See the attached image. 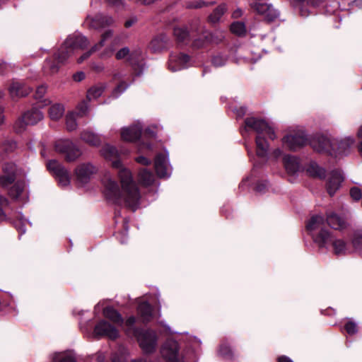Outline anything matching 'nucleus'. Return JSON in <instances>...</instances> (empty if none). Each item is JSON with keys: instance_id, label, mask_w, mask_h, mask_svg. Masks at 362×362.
Returning <instances> with one entry per match:
<instances>
[{"instance_id": "obj_1", "label": "nucleus", "mask_w": 362, "mask_h": 362, "mask_svg": "<svg viewBox=\"0 0 362 362\" xmlns=\"http://www.w3.org/2000/svg\"><path fill=\"white\" fill-rule=\"evenodd\" d=\"M122 189L109 173H106L102 183L104 194L107 200L115 204L124 202L125 205L135 211L139 206L140 193L134 182L131 172L127 168H122L118 172Z\"/></svg>"}, {"instance_id": "obj_2", "label": "nucleus", "mask_w": 362, "mask_h": 362, "mask_svg": "<svg viewBox=\"0 0 362 362\" xmlns=\"http://www.w3.org/2000/svg\"><path fill=\"white\" fill-rule=\"evenodd\" d=\"M88 45V39L81 35H74L69 36L60 49L52 57L45 60L44 64V71L46 74H53L57 73L60 67L68 58L74 54L75 50L83 49Z\"/></svg>"}, {"instance_id": "obj_3", "label": "nucleus", "mask_w": 362, "mask_h": 362, "mask_svg": "<svg viewBox=\"0 0 362 362\" xmlns=\"http://www.w3.org/2000/svg\"><path fill=\"white\" fill-rule=\"evenodd\" d=\"M325 218L321 215L313 216L306 224V229L319 247H326L332 241V233L324 228Z\"/></svg>"}, {"instance_id": "obj_4", "label": "nucleus", "mask_w": 362, "mask_h": 362, "mask_svg": "<svg viewBox=\"0 0 362 362\" xmlns=\"http://www.w3.org/2000/svg\"><path fill=\"white\" fill-rule=\"evenodd\" d=\"M55 150L64 155L67 162H73L78 158L81 151L70 140H59L55 144Z\"/></svg>"}, {"instance_id": "obj_5", "label": "nucleus", "mask_w": 362, "mask_h": 362, "mask_svg": "<svg viewBox=\"0 0 362 362\" xmlns=\"http://www.w3.org/2000/svg\"><path fill=\"white\" fill-rule=\"evenodd\" d=\"M245 129H251L257 132V135L266 134L272 140L276 139L274 129L263 119L255 117H248L245 119Z\"/></svg>"}, {"instance_id": "obj_6", "label": "nucleus", "mask_w": 362, "mask_h": 362, "mask_svg": "<svg viewBox=\"0 0 362 362\" xmlns=\"http://www.w3.org/2000/svg\"><path fill=\"white\" fill-rule=\"evenodd\" d=\"M308 142V139L303 130L290 132L282 139V143L291 151H297Z\"/></svg>"}, {"instance_id": "obj_7", "label": "nucleus", "mask_w": 362, "mask_h": 362, "mask_svg": "<svg viewBox=\"0 0 362 362\" xmlns=\"http://www.w3.org/2000/svg\"><path fill=\"white\" fill-rule=\"evenodd\" d=\"M311 147L320 153H327L332 154L335 151L334 140H331L329 137L324 135H316L310 141Z\"/></svg>"}, {"instance_id": "obj_8", "label": "nucleus", "mask_w": 362, "mask_h": 362, "mask_svg": "<svg viewBox=\"0 0 362 362\" xmlns=\"http://www.w3.org/2000/svg\"><path fill=\"white\" fill-rule=\"evenodd\" d=\"M140 347L146 353L153 352L156 347V334L153 331L135 332Z\"/></svg>"}, {"instance_id": "obj_9", "label": "nucleus", "mask_w": 362, "mask_h": 362, "mask_svg": "<svg viewBox=\"0 0 362 362\" xmlns=\"http://www.w3.org/2000/svg\"><path fill=\"white\" fill-rule=\"evenodd\" d=\"M47 168L58 179L62 186H67L70 183L69 171L57 160H51L47 163Z\"/></svg>"}, {"instance_id": "obj_10", "label": "nucleus", "mask_w": 362, "mask_h": 362, "mask_svg": "<svg viewBox=\"0 0 362 362\" xmlns=\"http://www.w3.org/2000/svg\"><path fill=\"white\" fill-rule=\"evenodd\" d=\"M250 6L269 22L275 21L279 16V12L272 4L251 3Z\"/></svg>"}, {"instance_id": "obj_11", "label": "nucleus", "mask_w": 362, "mask_h": 362, "mask_svg": "<svg viewBox=\"0 0 362 362\" xmlns=\"http://www.w3.org/2000/svg\"><path fill=\"white\" fill-rule=\"evenodd\" d=\"M190 63V57L184 53H172L168 61V69L173 72L187 68Z\"/></svg>"}, {"instance_id": "obj_12", "label": "nucleus", "mask_w": 362, "mask_h": 362, "mask_svg": "<svg viewBox=\"0 0 362 362\" xmlns=\"http://www.w3.org/2000/svg\"><path fill=\"white\" fill-rule=\"evenodd\" d=\"M326 222L332 229L336 230H343L349 226V223L346 217L337 214L334 211H327Z\"/></svg>"}, {"instance_id": "obj_13", "label": "nucleus", "mask_w": 362, "mask_h": 362, "mask_svg": "<svg viewBox=\"0 0 362 362\" xmlns=\"http://www.w3.org/2000/svg\"><path fill=\"white\" fill-rule=\"evenodd\" d=\"M190 32L203 35L205 40L214 43H219L224 39V35L222 33H209L204 30L199 21H196L194 25H191Z\"/></svg>"}, {"instance_id": "obj_14", "label": "nucleus", "mask_w": 362, "mask_h": 362, "mask_svg": "<svg viewBox=\"0 0 362 362\" xmlns=\"http://www.w3.org/2000/svg\"><path fill=\"white\" fill-rule=\"evenodd\" d=\"M96 172V167L90 163L80 164L75 169L76 179L81 183L88 182Z\"/></svg>"}, {"instance_id": "obj_15", "label": "nucleus", "mask_w": 362, "mask_h": 362, "mask_svg": "<svg viewBox=\"0 0 362 362\" xmlns=\"http://www.w3.org/2000/svg\"><path fill=\"white\" fill-rule=\"evenodd\" d=\"M94 334L98 337H106L111 339L117 338V329L105 320L99 322L95 327Z\"/></svg>"}, {"instance_id": "obj_16", "label": "nucleus", "mask_w": 362, "mask_h": 362, "mask_svg": "<svg viewBox=\"0 0 362 362\" xmlns=\"http://www.w3.org/2000/svg\"><path fill=\"white\" fill-rule=\"evenodd\" d=\"M343 180L344 177L340 170H334L330 172L326 185L327 191L330 196H333L340 188Z\"/></svg>"}, {"instance_id": "obj_17", "label": "nucleus", "mask_w": 362, "mask_h": 362, "mask_svg": "<svg viewBox=\"0 0 362 362\" xmlns=\"http://www.w3.org/2000/svg\"><path fill=\"white\" fill-rule=\"evenodd\" d=\"M3 175H0V185L6 187L12 184L16 177V165L12 163H6L2 167Z\"/></svg>"}, {"instance_id": "obj_18", "label": "nucleus", "mask_w": 362, "mask_h": 362, "mask_svg": "<svg viewBox=\"0 0 362 362\" xmlns=\"http://www.w3.org/2000/svg\"><path fill=\"white\" fill-rule=\"evenodd\" d=\"M114 20L112 17L98 13L95 16H88L86 18V23L94 29H100L112 25Z\"/></svg>"}, {"instance_id": "obj_19", "label": "nucleus", "mask_w": 362, "mask_h": 362, "mask_svg": "<svg viewBox=\"0 0 362 362\" xmlns=\"http://www.w3.org/2000/svg\"><path fill=\"white\" fill-rule=\"evenodd\" d=\"M154 167L158 177H169L171 170L168 164V156L162 153L158 154L155 158Z\"/></svg>"}, {"instance_id": "obj_20", "label": "nucleus", "mask_w": 362, "mask_h": 362, "mask_svg": "<svg viewBox=\"0 0 362 362\" xmlns=\"http://www.w3.org/2000/svg\"><path fill=\"white\" fill-rule=\"evenodd\" d=\"M178 344L173 339L167 340L161 349V354L165 359L176 362L178 357Z\"/></svg>"}, {"instance_id": "obj_21", "label": "nucleus", "mask_w": 362, "mask_h": 362, "mask_svg": "<svg viewBox=\"0 0 362 362\" xmlns=\"http://www.w3.org/2000/svg\"><path fill=\"white\" fill-rule=\"evenodd\" d=\"M101 153L105 159L112 161L113 168H118L119 170L124 168L119 159V153L115 147L109 144L105 145L101 150Z\"/></svg>"}, {"instance_id": "obj_22", "label": "nucleus", "mask_w": 362, "mask_h": 362, "mask_svg": "<svg viewBox=\"0 0 362 362\" xmlns=\"http://www.w3.org/2000/svg\"><path fill=\"white\" fill-rule=\"evenodd\" d=\"M169 43L170 40L168 37L164 33H160L151 40L148 47L153 52H160L168 48Z\"/></svg>"}, {"instance_id": "obj_23", "label": "nucleus", "mask_w": 362, "mask_h": 362, "mask_svg": "<svg viewBox=\"0 0 362 362\" xmlns=\"http://www.w3.org/2000/svg\"><path fill=\"white\" fill-rule=\"evenodd\" d=\"M141 129L139 124L124 128L121 132V137L127 141H135L141 136Z\"/></svg>"}, {"instance_id": "obj_24", "label": "nucleus", "mask_w": 362, "mask_h": 362, "mask_svg": "<svg viewBox=\"0 0 362 362\" xmlns=\"http://www.w3.org/2000/svg\"><path fill=\"white\" fill-rule=\"evenodd\" d=\"M31 92V88L19 82H13L9 88V93L13 97H25Z\"/></svg>"}, {"instance_id": "obj_25", "label": "nucleus", "mask_w": 362, "mask_h": 362, "mask_svg": "<svg viewBox=\"0 0 362 362\" xmlns=\"http://www.w3.org/2000/svg\"><path fill=\"white\" fill-rule=\"evenodd\" d=\"M284 165L287 173L293 175L299 170L300 164L298 159L293 156L286 155L284 158Z\"/></svg>"}, {"instance_id": "obj_26", "label": "nucleus", "mask_w": 362, "mask_h": 362, "mask_svg": "<svg viewBox=\"0 0 362 362\" xmlns=\"http://www.w3.org/2000/svg\"><path fill=\"white\" fill-rule=\"evenodd\" d=\"M42 112L38 109L33 107L24 113V118L27 119V123L30 125L37 124L43 119Z\"/></svg>"}, {"instance_id": "obj_27", "label": "nucleus", "mask_w": 362, "mask_h": 362, "mask_svg": "<svg viewBox=\"0 0 362 362\" xmlns=\"http://www.w3.org/2000/svg\"><path fill=\"white\" fill-rule=\"evenodd\" d=\"M332 243L334 252L337 255H344L350 252L346 243L341 239H334L332 235V241L329 243Z\"/></svg>"}, {"instance_id": "obj_28", "label": "nucleus", "mask_w": 362, "mask_h": 362, "mask_svg": "<svg viewBox=\"0 0 362 362\" xmlns=\"http://www.w3.org/2000/svg\"><path fill=\"white\" fill-rule=\"evenodd\" d=\"M334 143L335 151H339L340 153H345L355 144V139L352 136H346L340 141L334 140Z\"/></svg>"}, {"instance_id": "obj_29", "label": "nucleus", "mask_w": 362, "mask_h": 362, "mask_svg": "<svg viewBox=\"0 0 362 362\" xmlns=\"http://www.w3.org/2000/svg\"><path fill=\"white\" fill-rule=\"evenodd\" d=\"M173 35L179 42H187L190 37L189 31L185 25L175 27Z\"/></svg>"}, {"instance_id": "obj_30", "label": "nucleus", "mask_w": 362, "mask_h": 362, "mask_svg": "<svg viewBox=\"0 0 362 362\" xmlns=\"http://www.w3.org/2000/svg\"><path fill=\"white\" fill-rule=\"evenodd\" d=\"M103 315L117 325H122L123 323L121 315L112 307L105 308L103 310Z\"/></svg>"}, {"instance_id": "obj_31", "label": "nucleus", "mask_w": 362, "mask_h": 362, "mask_svg": "<svg viewBox=\"0 0 362 362\" xmlns=\"http://www.w3.org/2000/svg\"><path fill=\"white\" fill-rule=\"evenodd\" d=\"M228 7L226 4L218 6L209 16L208 21L210 23L216 24L220 21L221 16L226 13Z\"/></svg>"}, {"instance_id": "obj_32", "label": "nucleus", "mask_w": 362, "mask_h": 362, "mask_svg": "<svg viewBox=\"0 0 362 362\" xmlns=\"http://www.w3.org/2000/svg\"><path fill=\"white\" fill-rule=\"evenodd\" d=\"M138 313L144 322H148L152 318V308L146 302H142L139 305Z\"/></svg>"}, {"instance_id": "obj_33", "label": "nucleus", "mask_w": 362, "mask_h": 362, "mask_svg": "<svg viewBox=\"0 0 362 362\" xmlns=\"http://www.w3.org/2000/svg\"><path fill=\"white\" fill-rule=\"evenodd\" d=\"M142 52L140 49H134L131 51L130 56L127 59L129 64L136 69V67L142 69Z\"/></svg>"}, {"instance_id": "obj_34", "label": "nucleus", "mask_w": 362, "mask_h": 362, "mask_svg": "<svg viewBox=\"0 0 362 362\" xmlns=\"http://www.w3.org/2000/svg\"><path fill=\"white\" fill-rule=\"evenodd\" d=\"M257 146V154L259 157H265L269 150V144L266 139L260 135H257L255 139Z\"/></svg>"}, {"instance_id": "obj_35", "label": "nucleus", "mask_w": 362, "mask_h": 362, "mask_svg": "<svg viewBox=\"0 0 362 362\" xmlns=\"http://www.w3.org/2000/svg\"><path fill=\"white\" fill-rule=\"evenodd\" d=\"M81 139L86 143L92 146H98L101 142L99 136L90 131H83L81 132Z\"/></svg>"}, {"instance_id": "obj_36", "label": "nucleus", "mask_w": 362, "mask_h": 362, "mask_svg": "<svg viewBox=\"0 0 362 362\" xmlns=\"http://www.w3.org/2000/svg\"><path fill=\"white\" fill-rule=\"evenodd\" d=\"M139 182L145 187L150 186L154 182V175L151 171L142 169L139 173Z\"/></svg>"}, {"instance_id": "obj_37", "label": "nucleus", "mask_w": 362, "mask_h": 362, "mask_svg": "<svg viewBox=\"0 0 362 362\" xmlns=\"http://www.w3.org/2000/svg\"><path fill=\"white\" fill-rule=\"evenodd\" d=\"M48 113L52 120H59L64 113V107L62 104H54L49 107Z\"/></svg>"}, {"instance_id": "obj_38", "label": "nucleus", "mask_w": 362, "mask_h": 362, "mask_svg": "<svg viewBox=\"0 0 362 362\" xmlns=\"http://www.w3.org/2000/svg\"><path fill=\"white\" fill-rule=\"evenodd\" d=\"M105 84H97L90 88L87 93V98L90 100L99 98L105 89Z\"/></svg>"}, {"instance_id": "obj_39", "label": "nucleus", "mask_w": 362, "mask_h": 362, "mask_svg": "<svg viewBox=\"0 0 362 362\" xmlns=\"http://www.w3.org/2000/svg\"><path fill=\"white\" fill-rule=\"evenodd\" d=\"M25 189V183L22 181L16 182L8 190V195L17 199Z\"/></svg>"}, {"instance_id": "obj_40", "label": "nucleus", "mask_w": 362, "mask_h": 362, "mask_svg": "<svg viewBox=\"0 0 362 362\" xmlns=\"http://www.w3.org/2000/svg\"><path fill=\"white\" fill-rule=\"evenodd\" d=\"M308 173L313 177L324 178L325 177V170L317 164L312 163L307 169Z\"/></svg>"}, {"instance_id": "obj_41", "label": "nucleus", "mask_w": 362, "mask_h": 362, "mask_svg": "<svg viewBox=\"0 0 362 362\" xmlns=\"http://www.w3.org/2000/svg\"><path fill=\"white\" fill-rule=\"evenodd\" d=\"M78 117L76 112H71L66 116V127L69 132L74 131L77 128L76 118Z\"/></svg>"}, {"instance_id": "obj_42", "label": "nucleus", "mask_w": 362, "mask_h": 362, "mask_svg": "<svg viewBox=\"0 0 362 362\" xmlns=\"http://www.w3.org/2000/svg\"><path fill=\"white\" fill-rule=\"evenodd\" d=\"M46 92L47 86L45 85H41L37 88L35 93V98L39 100V102L42 103V106H46L50 103V101L49 100L42 99Z\"/></svg>"}, {"instance_id": "obj_43", "label": "nucleus", "mask_w": 362, "mask_h": 362, "mask_svg": "<svg viewBox=\"0 0 362 362\" xmlns=\"http://www.w3.org/2000/svg\"><path fill=\"white\" fill-rule=\"evenodd\" d=\"M351 243L356 251H362V230H358L354 233Z\"/></svg>"}, {"instance_id": "obj_44", "label": "nucleus", "mask_w": 362, "mask_h": 362, "mask_svg": "<svg viewBox=\"0 0 362 362\" xmlns=\"http://www.w3.org/2000/svg\"><path fill=\"white\" fill-rule=\"evenodd\" d=\"M230 31L237 35H243L246 32L245 23L243 22L237 21L230 25Z\"/></svg>"}, {"instance_id": "obj_45", "label": "nucleus", "mask_w": 362, "mask_h": 362, "mask_svg": "<svg viewBox=\"0 0 362 362\" xmlns=\"http://www.w3.org/2000/svg\"><path fill=\"white\" fill-rule=\"evenodd\" d=\"M112 362H126L125 350L124 349H121L119 350L118 353L114 354L112 357ZM132 362H146V361L144 359H138L133 360Z\"/></svg>"}, {"instance_id": "obj_46", "label": "nucleus", "mask_w": 362, "mask_h": 362, "mask_svg": "<svg viewBox=\"0 0 362 362\" xmlns=\"http://www.w3.org/2000/svg\"><path fill=\"white\" fill-rule=\"evenodd\" d=\"M113 35V32L112 30H107L105 32H104L101 35V40L99 41L98 43L95 44L93 46V50H99L101 49L104 45L105 42L112 37Z\"/></svg>"}, {"instance_id": "obj_47", "label": "nucleus", "mask_w": 362, "mask_h": 362, "mask_svg": "<svg viewBox=\"0 0 362 362\" xmlns=\"http://www.w3.org/2000/svg\"><path fill=\"white\" fill-rule=\"evenodd\" d=\"M228 60L226 55L223 54H217L211 59L212 64L216 67H220L226 64Z\"/></svg>"}, {"instance_id": "obj_48", "label": "nucleus", "mask_w": 362, "mask_h": 362, "mask_svg": "<svg viewBox=\"0 0 362 362\" xmlns=\"http://www.w3.org/2000/svg\"><path fill=\"white\" fill-rule=\"evenodd\" d=\"M27 125H30L27 123V119L24 118V115L18 118L13 125V129L17 133H21L25 129Z\"/></svg>"}, {"instance_id": "obj_49", "label": "nucleus", "mask_w": 362, "mask_h": 362, "mask_svg": "<svg viewBox=\"0 0 362 362\" xmlns=\"http://www.w3.org/2000/svg\"><path fill=\"white\" fill-rule=\"evenodd\" d=\"M53 362H76L74 358L64 353L56 354L53 358Z\"/></svg>"}, {"instance_id": "obj_50", "label": "nucleus", "mask_w": 362, "mask_h": 362, "mask_svg": "<svg viewBox=\"0 0 362 362\" xmlns=\"http://www.w3.org/2000/svg\"><path fill=\"white\" fill-rule=\"evenodd\" d=\"M131 51L127 47H124L119 49L115 54V58L117 60H121L123 59H128L130 56Z\"/></svg>"}, {"instance_id": "obj_51", "label": "nucleus", "mask_w": 362, "mask_h": 362, "mask_svg": "<svg viewBox=\"0 0 362 362\" xmlns=\"http://www.w3.org/2000/svg\"><path fill=\"white\" fill-rule=\"evenodd\" d=\"M129 84L124 81H121L113 90L112 95L114 97H118L121 93L127 89Z\"/></svg>"}, {"instance_id": "obj_52", "label": "nucleus", "mask_w": 362, "mask_h": 362, "mask_svg": "<svg viewBox=\"0 0 362 362\" xmlns=\"http://www.w3.org/2000/svg\"><path fill=\"white\" fill-rule=\"evenodd\" d=\"M214 4V2H206L202 0H197L189 3L188 7L191 8H200L203 6H212Z\"/></svg>"}, {"instance_id": "obj_53", "label": "nucleus", "mask_w": 362, "mask_h": 362, "mask_svg": "<svg viewBox=\"0 0 362 362\" xmlns=\"http://www.w3.org/2000/svg\"><path fill=\"white\" fill-rule=\"evenodd\" d=\"M8 205V200L3 197L0 196V221L6 219V216L4 211V208Z\"/></svg>"}, {"instance_id": "obj_54", "label": "nucleus", "mask_w": 362, "mask_h": 362, "mask_svg": "<svg viewBox=\"0 0 362 362\" xmlns=\"http://www.w3.org/2000/svg\"><path fill=\"white\" fill-rule=\"evenodd\" d=\"M350 196L354 201H359L362 197L361 189L358 187H352L350 189Z\"/></svg>"}, {"instance_id": "obj_55", "label": "nucleus", "mask_w": 362, "mask_h": 362, "mask_svg": "<svg viewBox=\"0 0 362 362\" xmlns=\"http://www.w3.org/2000/svg\"><path fill=\"white\" fill-rule=\"evenodd\" d=\"M115 52L114 45H111L106 47L100 54V57L101 59H107L110 57Z\"/></svg>"}, {"instance_id": "obj_56", "label": "nucleus", "mask_w": 362, "mask_h": 362, "mask_svg": "<svg viewBox=\"0 0 362 362\" xmlns=\"http://www.w3.org/2000/svg\"><path fill=\"white\" fill-rule=\"evenodd\" d=\"M78 112H76L78 117H83L88 112V104L86 102L83 101L80 104H78Z\"/></svg>"}, {"instance_id": "obj_57", "label": "nucleus", "mask_w": 362, "mask_h": 362, "mask_svg": "<svg viewBox=\"0 0 362 362\" xmlns=\"http://www.w3.org/2000/svg\"><path fill=\"white\" fill-rule=\"evenodd\" d=\"M16 148V144L13 141H6L3 144V148L6 152H11Z\"/></svg>"}, {"instance_id": "obj_58", "label": "nucleus", "mask_w": 362, "mask_h": 362, "mask_svg": "<svg viewBox=\"0 0 362 362\" xmlns=\"http://www.w3.org/2000/svg\"><path fill=\"white\" fill-rule=\"evenodd\" d=\"M345 329L349 334H354L357 332L356 325L353 322H348L345 325Z\"/></svg>"}, {"instance_id": "obj_59", "label": "nucleus", "mask_w": 362, "mask_h": 362, "mask_svg": "<svg viewBox=\"0 0 362 362\" xmlns=\"http://www.w3.org/2000/svg\"><path fill=\"white\" fill-rule=\"evenodd\" d=\"M356 136L358 141V151L362 156V124L359 127Z\"/></svg>"}, {"instance_id": "obj_60", "label": "nucleus", "mask_w": 362, "mask_h": 362, "mask_svg": "<svg viewBox=\"0 0 362 362\" xmlns=\"http://www.w3.org/2000/svg\"><path fill=\"white\" fill-rule=\"evenodd\" d=\"M97 50H93V46L89 51L84 53L82 56H81L78 59V63L83 62L84 60L87 59L93 52H95Z\"/></svg>"}, {"instance_id": "obj_61", "label": "nucleus", "mask_w": 362, "mask_h": 362, "mask_svg": "<svg viewBox=\"0 0 362 362\" xmlns=\"http://www.w3.org/2000/svg\"><path fill=\"white\" fill-rule=\"evenodd\" d=\"M136 160L137 163L144 165H148L151 163V160L148 159L144 156H139L136 158Z\"/></svg>"}, {"instance_id": "obj_62", "label": "nucleus", "mask_w": 362, "mask_h": 362, "mask_svg": "<svg viewBox=\"0 0 362 362\" xmlns=\"http://www.w3.org/2000/svg\"><path fill=\"white\" fill-rule=\"evenodd\" d=\"M219 352L221 355L224 356H230L231 355V351L230 349L227 347L226 346H221L219 349Z\"/></svg>"}, {"instance_id": "obj_63", "label": "nucleus", "mask_w": 362, "mask_h": 362, "mask_svg": "<svg viewBox=\"0 0 362 362\" xmlns=\"http://www.w3.org/2000/svg\"><path fill=\"white\" fill-rule=\"evenodd\" d=\"M85 78V74L82 71L77 72L73 75V79L75 81L79 82L83 80Z\"/></svg>"}, {"instance_id": "obj_64", "label": "nucleus", "mask_w": 362, "mask_h": 362, "mask_svg": "<svg viewBox=\"0 0 362 362\" xmlns=\"http://www.w3.org/2000/svg\"><path fill=\"white\" fill-rule=\"evenodd\" d=\"M91 68L97 72H101L105 69V67L103 64L93 63L91 65Z\"/></svg>"}]
</instances>
